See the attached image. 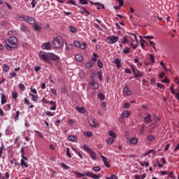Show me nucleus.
<instances>
[{
  "label": "nucleus",
  "instance_id": "nucleus-25",
  "mask_svg": "<svg viewBox=\"0 0 179 179\" xmlns=\"http://www.w3.org/2000/svg\"><path fill=\"white\" fill-rule=\"evenodd\" d=\"M29 96H31V100L33 101H38V96H37L33 94H29Z\"/></svg>",
  "mask_w": 179,
  "mask_h": 179
},
{
  "label": "nucleus",
  "instance_id": "nucleus-43",
  "mask_svg": "<svg viewBox=\"0 0 179 179\" xmlns=\"http://www.w3.org/2000/svg\"><path fill=\"white\" fill-rule=\"evenodd\" d=\"M70 31H71V33H76L78 31V30L76 29V28L75 27H70Z\"/></svg>",
  "mask_w": 179,
  "mask_h": 179
},
{
  "label": "nucleus",
  "instance_id": "nucleus-13",
  "mask_svg": "<svg viewBox=\"0 0 179 179\" xmlns=\"http://www.w3.org/2000/svg\"><path fill=\"white\" fill-rule=\"evenodd\" d=\"M123 92L124 94H127V96H131L132 94V92L128 86L124 87Z\"/></svg>",
  "mask_w": 179,
  "mask_h": 179
},
{
  "label": "nucleus",
  "instance_id": "nucleus-12",
  "mask_svg": "<svg viewBox=\"0 0 179 179\" xmlns=\"http://www.w3.org/2000/svg\"><path fill=\"white\" fill-rule=\"evenodd\" d=\"M90 85L92 86V89H99V83H96L94 80H92Z\"/></svg>",
  "mask_w": 179,
  "mask_h": 179
},
{
  "label": "nucleus",
  "instance_id": "nucleus-41",
  "mask_svg": "<svg viewBox=\"0 0 179 179\" xmlns=\"http://www.w3.org/2000/svg\"><path fill=\"white\" fill-rule=\"evenodd\" d=\"M109 136H112V138H116L117 135L115 134V132L113 131H109Z\"/></svg>",
  "mask_w": 179,
  "mask_h": 179
},
{
  "label": "nucleus",
  "instance_id": "nucleus-32",
  "mask_svg": "<svg viewBox=\"0 0 179 179\" xmlns=\"http://www.w3.org/2000/svg\"><path fill=\"white\" fill-rule=\"evenodd\" d=\"M84 135H85V136H87L88 138H92L93 136V133H92L91 131H87L84 133Z\"/></svg>",
  "mask_w": 179,
  "mask_h": 179
},
{
  "label": "nucleus",
  "instance_id": "nucleus-2",
  "mask_svg": "<svg viewBox=\"0 0 179 179\" xmlns=\"http://www.w3.org/2000/svg\"><path fill=\"white\" fill-rule=\"evenodd\" d=\"M52 46L53 48H61V47H63L64 41H62V38L59 36L55 38L52 42Z\"/></svg>",
  "mask_w": 179,
  "mask_h": 179
},
{
  "label": "nucleus",
  "instance_id": "nucleus-9",
  "mask_svg": "<svg viewBox=\"0 0 179 179\" xmlns=\"http://www.w3.org/2000/svg\"><path fill=\"white\" fill-rule=\"evenodd\" d=\"M25 22H27L29 24H34V23H36V20L30 16H27L25 17Z\"/></svg>",
  "mask_w": 179,
  "mask_h": 179
},
{
  "label": "nucleus",
  "instance_id": "nucleus-53",
  "mask_svg": "<svg viewBox=\"0 0 179 179\" xmlns=\"http://www.w3.org/2000/svg\"><path fill=\"white\" fill-rule=\"evenodd\" d=\"M20 112L19 111V110H17V112H16V115H15V121H17V120H19V115H20Z\"/></svg>",
  "mask_w": 179,
  "mask_h": 179
},
{
  "label": "nucleus",
  "instance_id": "nucleus-50",
  "mask_svg": "<svg viewBox=\"0 0 179 179\" xmlns=\"http://www.w3.org/2000/svg\"><path fill=\"white\" fill-rule=\"evenodd\" d=\"M11 164H14V167H16L19 164L16 162V159H13V160L10 161Z\"/></svg>",
  "mask_w": 179,
  "mask_h": 179
},
{
  "label": "nucleus",
  "instance_id": "nucleus-14",
  "mask_svg": "<svg viewBox=\"0 0 179 179\" xmlns=\"http://www.w3.org/2000/svg\"><path fill=\"white\" fill-rule=\"evenodd\" d=\"M133 73L135 78H142V76H143V74H142V73H141V71L138 69H136Z\"/></svg>",
  "mask_w": 179,
  "mask_h": 179
},
{
  "label": "nucleus",
  "instance_id": "nucleus-61",
  "mask_svg": "<svg viewBox=\"0 0 179 179\" xmlns=\"http://www.w3.org/2000/svg\"><path fill=\"white\" fill-rule=\"evenodd\" d=\"M147 138L148 141H155V136L153 135H149Z\"/></svg>",
  "mask_w": 179,
  "mask_h": 179
},
{
  "label": "nucleus",
  "instance_id": "nucleus-34",
  "mask_svg": "<svg viewBox=\"0 0 179 179\" xmlns=\"http://www.w3.org/2000/svg\"><path fill=\"white\" fill-rule=\"evenodd\" d=\"M140 165H141L142 167H149V162H140Z\"/></svg>",
  "mask_w": 179,
  "mask_h": 179
},
{
  "label": "nucleus",
  "instance_id": "nucleus-20",
  "mask_svg": "<svg viewBox=\"0 0 179 179\" xmlns=\"http://www.w3.org/2000/svg\"><path fill=\"white\" fill-rule=\"evenodd\" d=\"M20 31H24V33H26V31H29V28L27 27H26V25L22 24L20 26Z\"/></svg>",
  "mask_w": 179,
  "mask_h": 179
},
{
  "label": "nucleus",
  "instance_id": "nucleus-36",
  "mask_svg": "<svg viewBox=\"0 0 179 179\" xmlns=\"http://www.w3.org/2000/svg\"><path fill=\"white\" fill-rule=\"evenodd\" d=\"M83 149L85 150L86 152H88V153L92 150V149L89 148V146L84 145L83 146Z\"/></svg>",
  "mask_w": 179,
  "mask_h": 179
},
{
  "label": "nucleus",
  "instance_id": "nucleus-47",
  "mask_svg": "<svg viewBox=\"0 0 179 179\" xmlns=\"http://www.w3.org/2000/svg\"><path fill=\"white\" fill-rule=\"evenodd\" d=\"M122 44H127L128 43V38H126V36H123L122 40Z\"/></svg>",
  "mask_w": 179,
  "mask_h": 179
},
{
  "label": "nucleus",
  "instance_id": "nucleus-17",
  "mask_svg": "<svg viewBox=\"0 0 179 179\" xmlns=\"http://www.w3.org/2000/svg\"><path fill=\"white\" fill-rule=\"evenodd\" d=\"M20 166L22 169H27V167H29V164L23 159H21L20 161Z\"/></svg>",
  "mask_w": 179,
  "mask_h": 179
},
{
  "label": "nucleus",
  "instance_id": "nucleus-4",
  "mask_svg": "<svg viewBox=\"0 0 179 179\" xmlns=\"http://www.w3.org/2000/svg\"><path fill=\"white\" fill-rule=\"evenodd\" d=\"M120 40V37L117 36H110L107 38V41L108 44H115Z\"/></svg>",
  "mask_w": 179,
  "mask_h": 179
},
{
  "label": "nucleus",
  "instance_id": "nucleus-18",
  "mask_svg": "<svg viewBox=\"0 0 179 179\" xmlns=\"http://www.w3.org/2000/svg\"><path fill=\"white\" fill-rule=\"evenodd\" d=\"M76 61H78V62H82V61H83V56H82V55L80 54H78L75 56Z\"/></svg>",
  "mask_w": 179,
  "mask_h": 179
},
{
  "label": "nucleus",
  "instance_id": "nucleus-57",
  "mask_svg": "<svg viewBox=\"0 0 179 179\" xmlns=\"http://www.w3.org/2000/svg\"><path fill=\"white\" fill-rule=\"evenodd\" d=\"M97 75L100 82H101V80H103V76H101V71H99L97 73Z\"/></svg>",
  "mask_w": 179,
  "mask_h": 179
},
{
  "label": "nucleus",
  "instance_id": "nucleus-27",
  "mask_svg": "<svg viewBox=\"0 0 179 179\" xmlns=\"http://www.w3.org/2000/svg\"><path fill=\"white\" fill-rule=\"evenodd\" d=\"M34 29L36 31H40V30H41L42 29V26L41 25H38V24H35L34 26Z\"/></svg>",
  "mask_w": 179,
  "mask_h": 179
},
{
  "label": "nucleus",
  "instance_id": "nucleus-29",
  "mask_svg": "<svg viewBox=\"0 0 179 179\" xmlns=\"http://www.w3.org/2000/svg\"><path fill=\"white\" fill-rule=\"evenodd\" d=\"M140 44L142 48H145V44H148V43H146V41H145V39H141L140 41Z\"/></svg>",
  "mask_w": 179,
  "mask_h": 179
},
{
  "label": "nucleus",
  "instance_id": "nucleus-11",
  "mask_svg": "<svg viewBox=\"0 0 179 179\" xmlns=\"http://www.w3.org/2000/svg\"><path fill=\"white\" fill-rule=\"evenodd\" d=\"M144 122H145V124H150V122H152V115H150V113L144 117Z\"/></svg>",
  "mask_w": 179,
  "mask_h": 179
},
{
  "label": "nucleus",
  "instance_id": "nucleus-62",
  "mask_svg": "<svg viewBox=\"0 0 179 179\" xmlns=\"http://www.w3.org/2000/svg\"><path fill=\"white\" fill-rule=\"evenodd\" d=\"M12 97H13V99L16 100V99H17V92H13L12 93Z\"/></svg>",
  "mask_w": 179,
  "mask_h": 179
},
{
  "label": "nucleus",
  "instance_id": "nucleus-37",
  "mask_svg": "<svg viewBox=\"0 0 179 179\" xmlns=\"http://www.w3.org/2000/svg\"><path fill=\"white\" fill-rule=\"evenodd\" d=\"M87 47V45L86 43H83L80 45V48L81 50H86V48Z\"/></svg>",
  "mask_w": 179,
  "mask_h": 179
},
{
  "label": "nucleus",
  "instance_id": "nucleus-55",
  "mask_svg": "<svg viewBox=\"0 0 179 179\" xmlns=\"http://www.w3.org/2000/svg\"><path fill=\"white\" fill-rule=\"evenodd\" d=\"M92 170H94L96 172H99L100 171V170H101V168H100V166H94Z\"/></svg>",
  "mask_w": 179,
  "mask_h": 179
},
{
  "label": "nucleus",
  "instance_id": "nucleus-42",
  "mask_svg": "<svg viewBox=\"0 0 179 179\" xmlns=\"http://www.w3.org/2000/svg\"><path fill=\"white\" fill-rule=\"evenodd\" d=\"M67 3L71 4V5H74L75 6H78V4H76V2L73 0H69L67 1Z\"/></svg>",
  "mask_w": 179,
  "mask_h": 179
},
{
  "label": "nucleus",
  "instance_id": "nucleus-7",
  "mask_svg": "<svg viewBox=\"0 0 179 179\" xmlns=\"http://www.w3.org/2000/svg\"><path fill=\"white\" fill-rule=\"evenodd\" d=\"M102 161L103 162V164H105L106 167H108V169H109V167H110V162H108V161H107V157H104L103 155H101V153H99Z\"/></svg>",
  "mask_w": 179,
  "mask_h": 179
},
{
  "label": "nucleus",
  "instance_id": "nucleus-5",
  "mask_svg": "<svg viewBox=\"0 0 179 179\" xmlns=\"http://www.w3.org/2000/svg\"><path fill=\"white\" fill-rule=\"evenodd\" d=\"M58 59H59V56L54 53L49 52V63L50 61H58Z\"/></svg>",
  "mask_w": 179,
  "mask_h": 179
},
{
  "label": "nucleus",
  "instance_id": "nucleus-31",
  "mask_svg": "<svg viewBox=\"0 0 179 179\" xmlns=\"http://www.w3.org/2000/svg\"><path fill=\"white\" fill-rule=\"evenodd\" d=\"M3 69L4 72H8L9 71V66H8L6 64H4L3 65Z\"/></svg>",
  "mask_w": 179,
  "mask_h": 179
},
{
  "label": "nucleus",
  "instance_id": "nucleus-54",
  "mask_svg": "<svg viewBox=\"0 0 179 179\" xmlns=\"http://www.w3.org/2000/svg\"><path fill=\"white\" fill-rule=\"evenodd\" d=\"M143 38H146L147 40H153V38H155V36H143Z\"/></svg>",
  "mask_w": 179,
  "mask_h": 179
},
{
  "label": "nucleus",
  "instance_id": "nucleus-1",
  "mask_svg": "<svg viewBox=\"0 0 179 179\" xmlns=\"http://www.w3.org/2000/svg\"><path fill=\"white\" fill-rule=\"evenodd\" d=\"M5 48L8 51H12V48H17V38L12 36L5 41Z\"/></svg>",
  "mask_w": 179,
  "mask_h": 179
},
{
  "label": "nucleus",
  "instance_id": "nucleus-64",
  "mask_svg": "<svg viewBox=\"0 0 179 179\" xmlns=\"http://www.w3.org/2000/svg\"><path fill=\"white\" fill-rule=\"evenodd\" d=\"M20 152H21V157H24V155H25L24 148H22L20 150Z\"/></svg>",
  "mask_w": 179,
  "mask_h": 179
},
{
  "label": "nucleus",
  "instance_id": "nucleus-45",
  "mask_svg": "<svg viewBox=\"0 0 179 179\" xmlns=\"http://www.w3.org/2000/svg\"><path fill=\"white\" fill-rule=\"evenodd\" d=\"M34 132L36 134H37L38 138H43L44 136L43 135V133H41V132H40V131H38L37 130L34 131Z\"/></svg>",
  "mask_w": 179,
  "mask_h": 179
},
{
  "label": "nucleus",
  "instance_id": "nucleus-23",
  "mask_svg": "<svg viewBox=\"0 0 179 179\" xmlns=\"http://www.w3.org/2000/svg\"><path fill=\"white\" fill-rule=\"evenodd\" d=\"M76 110L77 111H78V113H80L81 114H85V113H86V109L83 107H80V108L76 107Z\"/></svg>",
  "mask_w": 179,
  "mask_h": 179
},
{
  "label": "nucleus",
  "instance_id": "nucleus-59",
  "mask_svg": "<svg viewBox=\"0 0 179 179\" xmlns=\"http://www.w3.org/2000/svg\"><path fill=\"white\" fill-rule=\"evenodd\" d=\"M157 87H159V89H164V85L160 84V83H157Z\"/></svg>",
  "mask_w": 179,
  "mask_h": 179
},
{
  "label": "nucleus",
  "instance_id": "nucleus-3",
  "mask_svg": "<svg viewBox=\"0 0 179 179\" xmlns=\"http://www.w3.org/2000/svg\"><path fill=\"white\" fill-rule=\"evenodd\" d=\"M39 59L43 62H48L50 64V55L45 52L41 51L39 52Z\"/></svg>",
  "mask_w": 179,
  "mask_h": 179
},
{
  "label": "nucleus",
  "instance_id": "nucleus-46",
  "mask_svg": "<svg viewBox=\"0 0 179 179\" xmlns=\"http://www.w3.org/2000/svg\"><path fill=\"white\" fill-rule=\"evenodd\" d=\"M19 88L21 89L22 92H24V90H26V87L22 83L19 85Z\"/></svg>",
  "mask_w": 179,
  "mask_h": 179
},
{
  "label": "nucleus",
  "instance_id": "nucleus-16",
  "mask_svg": "<svg viewBox=\"0 0 179 179\" xmlns=\"http://www.w3.org/2000/svg\"><path fill=\"white\" fill-rule=\"evenodd\" d=\"M89 155L90 156L91 159H92V160L97 159V157L96 156V152H94V151H93L92 150H91L90 151Z\"/></svg>",
  "mask_w": 179,
  "mask_h": 179
},
{
  "label": "nucleus",
  "instance_id": "nucleus-51",
  "mask_svg": "<svg viewBox=\"0 0 179 179\" xmlns=\"http://www.w3.org/2000/svg\"><path fill=\"white\" fill-rule=\"evenodd\" d=\"M66 50L70 51V50H72V45L71 44L66 43Z\"/></svg>",
  "mask_w": 179,
  "mask_h": 179
},
{
  "label": "nucleus",
  "instance_id": "nucleus-39",
  "mask_svg": "<svg viewBox=\"0 0 179 179\" xmlns=\"http://www.w3.org/2000/svg\"><path fill=\"white\" fill-rule=\"evenodd\" d=\"M108 145H113L114 143V139L113 138H110L107 140Z\"/></svg>",
  "mask_w": 179,
  "mask_h": 179
},
{
  "label": "nucleus",
  "instance_id": "nucleus-52",
  "mask_svg": "<svg viewBox=\"0 0 179 179\" xmlns=\"http://www.w3.org/2000/svg\"><path fill=\"white\" fill-rule=\"evenodd\" d=\"M74 45L77 48H79L80 47V42L78 41H74Z\"/></svg>",
  "mask_w": 179,
  "mask_h": 179
},
{
  "label": "nucleus",
  "instance_id": "nucleus-30",
  "mask_svg": "<svg viewBox=\"0 0 179 179\" xmlns=\"http://www.w3.org/2000/svg\"><path fill=\"white\" fill-rule=\"evenodd\" d=\"M93 65H94V63L93 62H89L86 63L85 66H86V68H92V66H93Z\"/></svg>",
  "mask_w": 179,
  "mask_h": 179
},
{
  "label": "nucleus",
  "instance_id": "nucleus-10",
  "mask_svg": "<svg viewBox=\"0 0 179 179\" xmlns=\"http://www.w3.org/2000/svg\"><path fill=\"white\" fill-rule=\"evenodd\" d=\"M89 124L90 127H92L93 128H96L97 125H99V122H97V120L96 119H92L90 120Z\"/></svg>",
  "mask_w": 179,
  "mask_h": 179
},
{
  "label": "nucleus",
  "instance_id": "nucleus-28",
  "mask_svg": "<svg viewBox=\"0 0 179 179\" xmlns=\"http://www.w3.org/2000/svg\"><path fill=\"white\" fill-rule=\"evenodd\" d=\"M122 52L124 54H129V52H131V48H125L124 49H123Z\"/></svg>",
  "mask_w": 179,
  "mask_h": 179
},
{
  "label": "nucleus",
  "instance_id": "nucleus-21",
  "mask_svg": "<svg viewBox=\"0 0 179 179\" xmlns=\"http://www.w3.org/2000/svg\"><path fill=\"white\" fill-rule=\"evenodd\" d=\"M129 114H131L129 113V111L128 110H124L122 112V113L121 114L122 117H123V118H127L128 117H129Z\"/></svg>",
  "mask_w": 179,
  "mask_h": 179
},
{
  "label": "nucleus",
  "instance_id": "nucleus-49",
  "mask_svg": "<svg viewBox=\"0 0 179 179\" xmlns=\"http://www.w3.org/2000/svg\"><path fill=\"white\" fill-rule=\"evenodd\" d=\"M26 17H27V15H20L18 16V19H20V20H26Z\"/></svg>",
  "mask_w": 179,
  "mask_h": 179
},
{
  "label": "nucleus",
  "instance_id": "nucleus-15",
  "mask_svg": "<svg viewBox=\"0 0 179 179\" xmlns=\"http://www.w3.org/2000/svg\"><path fill=\"white\" fill-rule=\"evenodd\" d=\"M114 64H115L116 68L117 69H120V68H121V59H120V58H116L115 59Z\"/></svg>",
  "mask_w": 179,
  "mask_h": 179
},
{
  "label": "nucleus",
  "instance_id": "nucleus-6",
  "mask_svg": "<svg viewBox=\"0 0 179 179\" xmlns=\"http://www.w3.org/2000/svg\"><path fill=\"white\" fill-rule=\"evenodd\" d=\"M41 48L42 50H52V45L51 43L50 42H46L42 44L41 45Z\"/></svg>",
  "mask_w": 179,
  "mask_h": 179
},
{
  "label": "nucleus",
  "instance_id": "nucleus-48",
  "mask_svg": "<svg viewBox=\"0 0 179 179\" xmlns=\"http://www.w3.org/2000/svg\"><path fill=\"white\" fill-rule=\"evenodd\" d=\"M80 3H81V5H88V2L87 0H79Z\"/></svg>",
  "mask_w": 179,
  "mask_h": 179
},
{
  "label": "nucleus",
  "instance_id": "nucleus-60",
  "mask_svg": "<svg viewBox=\"0 0 179 179\" xmlns=\"http://www.w3.org/2000/svg\"><path fill=\"white\" fill-rule=\"evenodd\" d=\"M69 148H66V156H68V157H69V159H71V157H72V155H71V153L69 152Z\"/></svg>",
  "mask_w": 179,
  "mask_h": 179
},
{
  "label": "nucleus",
  "instance_id": "nucleus-35",
  "mask_svg": "<svg viewBox=\"0 0 179 179\" xmlns=\"http://www.w3.org/2000/svg\"><path fill=\"white\" fill-rule=\"evenodd\" d=\"M69 141H71V142H76V137L75 136H69Z\"/></svg>",
  "mask_w": 179,
  "mask_h": 179
},
{
  "label": "nucleus",
  "instance_id": "nucleus-33",
  "mask_svg": "<svg viewBox=\"0 0 179 179\" xmlns=\"http://www.w3.org/2000/svg\"><path fill=\"white\" fill-rule=\"evenodd\" d=\"M93 57H94L92 58V61L96 62V61H97V59L96 58H99V55H97V53H93Z\"/></svg>",
  "mask_w": 179,
  "mask_h": 179
},
{
  "label": "nucleus",
  "instance_id": "nucleus-26",
  "mask_svg": "<svg viewBox=\"0 0 179 179\" xmlns=\"http://www.w3.org/2000/svg\"><path fill=\"white\" fill-rule=\"evenodd\" d=\"M6 103V96L5 94H1V104H5Z\"/></svg>",
  "mask_w": 179,
  "mask_h": 179
},
{
  "label": "nucleus",
  "instance_id": "nucleus-58",
  "mask_svg": "<svg viewBox=\"0 0 179 179\" xmlns=\"http://www.w3.org/2000/svg\"><path fill=\"white\" fill-rule=\"evenodd\" d=\"M123 107H124V108H129V107H131V104H129L128 102H126L123 104Z\"/></svg>",
  "mask_w": 179,
  "mask_h": 179
},
{
  "label": "nucleus",
  "instance_id": "nucleus-38",
  "mask_svg": "<svg viewBox=\"0 0 179 179\" xmlns=\"http://www.w3.org/2000/svg\"><path fill=\"white\" fill-rule=\"evenodd\" d=\"M106 179H118V176L115 174H112L110 177H106Z\"/></svg>",
  "mask_w": 179,
  "mask_h": 179
},
{
  "label": "nucleus",
  "instance_id": "nucleus-8",
  "mask_svg": "<svg viewBox=\"0 0 179 179\" xmlns=\"http://www.w3.org/2000/svg\"><path fill=\"white\" fill-rule=\"evenodd\" d=\"M87 177H90L93 179H100L101 176L100 175H96V173H93L90 171H88V173H87Z\"/></svg>",
  "mask_w": 179,
  "mask_h": 179
},
{
  "label": "nucleus",
  "instance_id": "nucleus-63",
  "mask_svg": "<svg viewBox=\"0 0 179 179\" xmlns=\"http://www.w3.org/2000/svg\"><path fill=\"white\" fill-rule=\"evenodd\" d=\"M150 59L151 60L152 64H155V56L152 55H150Z\"/></svg>",
  "mask_w": 179,
  "mask_h": 179
},
{
  "label": "nucleus",
  "instance_id": "nucleus-22",
  "mask_svg": "<svg viewBox=\"0 0 179 179\" xmlns=\"http://www.w3.org/2000/svg\"><path fill=\"white\" fill-rule=\"evenodd\" d=\"M94 5L96 6H97L96 7V9H105V6H104V5L103 4H102V3H94Z\"/></svg>",
  "mask_w": 179,
  "mask_h": 179
},
{
  "label": "nucleus",
  "instance_id": "nucleus-24",
  "mask_svg": "<svg viewBox=\"0 0 179 179\" xmlns=\"http://www.w3.org/2000/svg\"><path fill=\"white\" fill-rule=\"evenodd\" d=\"M130 143H131V145H136V143H138V138L133 137L130 139Z\"/></svg>",
  "mask_w": 179,
  "mask_h": 179
},
{
  "label": "nucleus",
  "instance_id": "nucleus-56",
  "mask_svg": "<svg viewBox=\"0 0 179 179\" xmlns=\"http://www.w3.org/2000/svg\"><path fill=\"white\" fill-rule=\"evenodd\" d=\"M97 66L99 68H103V62L100 59L97 61Z\"/></svg>",
  "mask_w": 179,
  "mask_h": 179
},
{
  "label": "nucleus",
  "instance_id": "nucleus-44",
  "mask_svg": "<svg viewBox=\"0 0 179 179\" xmlns=\"http://www.w3.org/2000/svg\"><path fill=\"white\" fill-rule=\"evenodd\" d=\"M61 166L65 170H69L71 167H69L68 165H66L64 163H62Z\"/></svg>",
  "mask_w": 179,
  "mask_h": 179
},
{
  "label": "nucleus",
  "instance_id": "nucleus-40",
  "mask_svg": "<svg viewBox=\"0 0 179 179\" xmlns=\"http://www.w3.org/2000/svg\"><path fill=\"white\" fill-rule=\"evenodd\" d=\"M98 97L100 100H104V99H106V96H104L103 94V93L100 92L99 94H98Z\"/></svg>",
  "mask_w": 179,
  "mask_h": 179
},
{
  "label": "nucleus",
  "instance_id": "nucleus-19",
  "mask_svg": "<svg viewBox=\"0 0 179 179\" xmlns=\"http://www.w3.org/2000/svg\"><path fill=\"white\" fill-rule=\"evenodd\" d=\"M87 173H89V171L87 172H85L84 173H79V172H76V174H77V177L79 178V177H87Z\"/></svg>",
  "mask_w": 179,
  "mask_h": 179
}]
</instances>
